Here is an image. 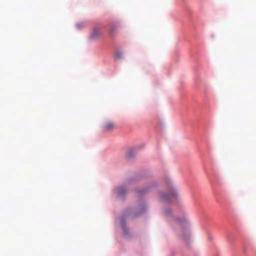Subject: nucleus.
I'll list each match as a JSON object with an SVG mask.
<instances>
[{
	"label": "nucleus",
	"instance_id": "1",
	"mask_svg": "<svg viewBox=\"0 0 256 256\" xmlns=\"http://www.w3.org/2000/svg\"><path fill=\"white\" fill-rule=\"evenodd\" d=\"M161 198L164 201L172 202L176 198V192L174 188L172 189L168 194H160Z\"/></svg>",
	"mask_w": 256,
	"mask_h": 256
},
{
	"label": "nucleus",
	"instance_id": "6",
	"mask_svg": "<svg viewBox=\"0 0 256 256\" xmlns=\"http://www.w3.org/2000/svg\"><path fill=\"white\" fill-rule=\"evenodd\" d=\"M116 30V28H112L110 30V34L111 36H112L113 35V33H114V32Z\"/></svg>",
	"mask_w": 256,
	"mask_h": 256
},
{
	"label": "nucleus",
	"instance_id": "8",
	"mask_svg": "<svg viewBox=\"0 0 256 256\" xmlns=\"http://www.w3.org/2000/svg\"><path fill=\"white\" fill-rule=\"evenodd\" d=\"M78 25H79L78 24H76V26L78 27Z\"/></svg>",
	"mask_w": 256,
	"mask_h": 256
},
{
	"label": "nucleus",
	"instance_id": "2",
	"mask_svg": "<svg viewBox=\"0 0 256 256\" xmlns=\"http://www.w3.org/2000/svg\"><path fill=\"white\" fill-rule=\"evenodd\" d=\"M114 123L112 121H106L103 124L102 128L104 130L110 131L114 129Z\"/></svg>",
	"mask_w": 256,
	"mask_h": 256
},
{
	"label": "nucleus",
	"instance_id": "3",
	"mask_svg": "<svg viewBox=\"0 0 256 256\" xmlns=\"http://www.w3.org/2000/svg\"><path fill=\"white\" fill-rule=\"evenodd\" d=\"M102 35V32L100 29L98 28H94L90 36V38L92 40L96 39Z\"/></svg>",
	"mask_w": 256,
	"mask_h": 256
},
{
	"label": "nucleus",
	"instance_id": "4",
	"mask_svg": "<svg viewBox=\"0 0 256 256\" xmlns=\"http://www.w3.org/2000/svg\"><path fill=\"white\" fill-rule=\"evenodd\" d=\"M126 192V190L122 186L118 187L117 188V193L119 196H122Z\"/></svg>",
	"mask_w": 256,
	"mask_h": 256
},
{
	"label": "nucleus",
	"instance_id": "5",
	"mask_svg": "<svg viewBox=\"0 0 256 256\" xmlns=\"http://www.w3.org/2000/svg\"><path fill=\"white\" fill-rule=\"evenodd\" d=\"M122 56V54L121 52H116L115 54V57L117 58H121Z\"/></svg>",
	"mask_w": 256,
	"mask_h": 256
},
{
	"label": "nucleus",
	"instance_id": "7",
	"mask_svg": "<svg viewBox=\"0 0 256 256\" xmlns=\"http://www.w3.org/2000/svg\"><path fill=\"white\" fill-rule=\"evenodd\" d=\"M170 212V211H168V212L166 211V214H168Z\"/></svg>",
	"mask_w": 256,
	"mask_h": 256
}]
</instances>
